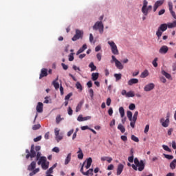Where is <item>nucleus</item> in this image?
<instances>
[{
    "instance_id": "nucleus-1",
    "label": "nucleus",
    "mask_w": 176,
    "mask_h": 176,
    "mask_svg": "<svg viewBox=\"0 0 176 176\" xmlns=\"http://www.w3.org/2000/svg\"><path fill=\"white\" fill-rule=\"evenodd\" d=\"M41 151V146H34V144L31 145L30 151L28 149L25 150V153H27L25 157L26 159H34V157H36V160L38 162H37V164L38 166L42 165L43 163H46V157H41V153L39 152Z\"/></svg>"
},
{
    "instance_id": "nucleus-2",
    "label": "nucleus",
    "mask_w": 176,
    "mask_h": 176,
    "mask_svg": "<svg viewBox=\"0 0 176 176\" xmlns=\"http://www.w3.org/2000/svg\"><path fill=\"white\" fill-rule=\"evenodd\" d=\"M134 164L131 165L132 168H133V170H135V171H137V170H138V171H142L144 170V168H145V163H144V160H138V158H135L134 159Z\"/></svg>"
},
{
    "instance_id": "nucleus-3",
    "label": "nucleus",
    "mask_w": 176,
    "mask_h": 176,
    "mask_svg": "<svg viewBox=\"0 0 176 176\" xmlns=\"http://www.w3.org/2000/svg\"><path fill=\"white\" fill-rule=\"evenodd\" d=\"M35 167H36V162L35 161L32 162L31 164L28 166V171H32L29 174L30 176H34L39 171V168L35 169Z\"/></svg>"
},
{
    "instance_id": "nucleus-4",
    "label": "nucleus",
    "mask_w": 176,
    "mask_h": 176,
    "mask_svg": "<svg viewBox=\"0 0 176 176\" xmlns=\"http://www.w3.org/2000/svg\"><path fill=\"white\" fill-rule=\"evenodd\" d=\"M167 24L166 23H163L160 25L157 31L156 32V35L158 39H160V37L163 35V32L167 30Z\"/></svg>"
},
{
    "instance_id": "nucleus-5",
    "label": "nucleus",
    "mask_w": 176,
    "mask_h": 176,
    "mask_svg": "<svg viewBox=\"0 0 176 176\" xmlns=\"http://www.w3.org/2000/svg\"><path fill=\"white\" fill-rule=\"evenodd\" d=\"M93 30L97 31L98 30L100 34H103L104 32V24H102V21H97L94 25L93 26Z\"/></svg>"
},
{
    "instance_id": "nucleus-6",
    "label": "nucleus",
    "mask_w": 176,
    "mask_h": 176,
    "mask_svg": "<svg viewBox=\"0 0 176 176\" xmlns=\"http://www.w3.org/2000/svg\"><path fill=\"white\" fill-rule=\"evenodd\" d=\"M108 45H109L113 54L118 56V54H119V50H118V46L116 45L115 42L108 41Z\"/></svg>"
},
{
    "instance_id": "nucleus-7",
    "label": "nucleus",
    "mask_w": 176,
    "mask_h": 176,
    "mask_svg": "<svg viewBox=\"0 0 176 176\" xmlns=\"http://www.w3.org/2000/svg\"><path fill=\"white\" fill-rule=\"evenodd\" d=\"M83 38V31L76 29V34L72 38V41L74 42L78 41V39H80Z\"/></svg>"
},
{
    "instance_id": "nucleus-8",
    "label": "nucleus",
    "mask_w": 176,
    "mask_h": 176,
    "mask_svg": "<svg viewBox=\"0 0 176 176\" xmlns=\"http://www.w3.org/2000/svg\"><path fill=\"white\" fill-rule=\"evenodd\" d=\"M160 122L163 127H168L170 124V114L167 113L166 119L165 120L164 118H161Z\"/></svg>"
},
{
    "instance_id": "nucleus-9",
    "label": "nucleus",
    "mask_w": 176,
    "mask_h": 176,
    "mask_svg": "<svg viewBox=\"0 0 176 176\" xmlns=\"http://www.w3.org/2000/svg\"><path fill=\"white\" fill-rule=\"evenodd\" d=\"M112 61H114L115 64H116V67L118 69H123L124 67L123 65H122V63H120V61H119L118 60H117L116 57H115V56H112Z\"/></svg>"
},
{
    "instance_id": "nucleus-10",
    "label": "nucleus",
    "mask_w": 176,
    "mask_h": 176,
    "mask_svg": "<svg viewBox=\"0 0 176 176\" xmlns=\"http://www.w3.org/2000/svg\"><path fill=\"white\" fill-rule=\"evenodd\" d=\"M163 3H164V0L157 1L153 6V12H156V10H157V8H160V6H162Z\"/></svg>"
},
{
    "instance_id": "nucleus-11",
    "label": "nucleus",
    "mask_w": 176,
    "mask_h": 176,
    "mask_svg": "<svg viewBox=\"0 0 176 176\" xmlns=\"http://www.w3.org/2000/svg\"><path fill=\"white\" fill-rule=\"evenodd\" d=\"M153 89H155V84H153V82H151L146 85L144 87V91H151V90H153Z\"/></svg>"
},
{
    "instance_id": "nucleus-12",
    "label": "nucleus",
    "mask_w": 176,
    "mask_h": 176,
    "mask_svg": "<svg viewBox=\"0 0 176 176\" xmlns=\"http://www.w3.org/2000/svg\"><path fill=\"white\" fill-rule=\"evenodd\" d=\"M36 109L38 113H42L43 112V103L38 102Z\"/></svg>"
},
{
    "instance_id": "nucleus-13",
    "label": "nucleus",
    "mask_w": 176,
    "mask_h": 176,
    "mask_svg": "<svg viewBox=\"0 0 176 176\" xmlns=\"http://www.w3.org/2000/svg\"><path fill=\"white\" fill-rule=\"evenodd\" d=\"M168 8H169V11L170 12L172 16L173 17V19H175L176 20L175 12L173 11V3L171 1H169L168 3Z\"/></svg>"
},
{
    "instance_id": "nucleus-14",
    "label": "nucleus",
    "mask_w": 176,
    "mask_h": 176,
    "mask_svg": "<svg viewBox=\"0 0 176 176\" xmlns=\"http://www.w3.org/2000/svg\"><path fill=\"white\" fill-rule=\"evenodd\" d=\"M47 76V69L43 68L41 69L39 79H42V78H45Z\"/></svg>"
},
{
    "instance_id": "nucleus-15",
    "label": "nucleus",
    "mask_w": 176,
    "mask_h": 176,
    "mask_svg": "<svg viewBox=\"0 0 176 176\" xmlns=\"http://www.w3.org/2000/svg\"><path fill=\"white\" fill-rule=\"evenodd\" d=\"M159 52L161 54H166L167 52H168V47H167V45H163L161 47Z\"/></svg>"
},
{
    "instance_id": "nucleus-16",
    "label": "nucleus",
    "mask_w": 176,
    "mask_h": 176,
    "mask_svg": "<svg viewBox=\"0 0 176 176\" xmlns=\"http://www.w3.org/2000/svg\"><path fill=\"white\" fill-rule=\"evenodd\" d=\"M123 168H124V166L122 164H119L117 168V175H120V174H122Z\"/></svg>"
},
{
    "instance_id": "nucleus-17",
    "label": "nucleus",
    "mask_w": 176,
    "mask_h": 176,
    "mask_svg": "<svg viewBox=\"0 0 176 176\" xmlns=\"http://www.w3.org/2000/svg\"><path fill=\"white\" fill-rule=\"evenodd\" d=\"M162 75H164V77L166 78V79H169L170 80H173V77H171V74L167 73L164 70H162L161 72Z\"/></svg>"
},
{
    "instance_id": "nucleus-18",
    "label": "nucleus",
    "mask_w": 176,
    "mask_h": 176,
    "mask_svg": "<svg viewBox=\"0 0 176 176\" xmlns=\"http://www.w3.org/2000/svg\"><path fill=\"white\" fill-rule=\"evenodd\" d=\"M151 10H152V6H146L145 8L144 11H142V12L144 16H148V14L149 13V12H151Z\"/></svg>"
},
{
    "instance_id": "nucleus-19",
    "label": "nucleus",
    "mask_w": 176,
    "mask_h": 176,
    "mask_svg": "<svg viewBox=\"0 0 176 176\" xmlns=\"http://www.w3.org/2000/svg\"><path fill=\"white\" fill-rule=\"evenodd\" d=\"M137 83H138V78H132L128 81L129 86H133V85H137Z\"/></svg>"
},
{
    "instance_id": "nucleus-20",
    "label": "nucleus",
    "mask_w": 176,
    "mask_h": 176,
    "mask_svg": "<svg viewBox=\"0 0 176 176\" xmlns=\"http://www.w3.org/2000/svg\"><path fill=\"white\" fill-rule=\"evenodd\" d=\"M86 49H87V45L84 44V45H82V47L80 48V49L78 50V51L77 52V53H76L77 56H78V54H80V53H83V52L85 51Z\"/></svg>"
},
{
    "instance_id": "nucleus-21",
    "label": "nucleus",
    "mask_w": 176,
    "mask_h": 176,
    "mask_svg": "<svg viewBox=\"0 0 176 176\" xmlns=\"http://www.w3.org/2000/svg\"><path fill=\"white\" fill-rule=\"evenodd\" d=\"M170 170H175L176 168V159L173 160L169 164Z\"/></svg>"
},
{
    "instance_id": "nucleus-22",
    "label": "nucleus",
    "mask_w": 176,
    "mask_h": 176,
    "mask_svg": "<svg viewBox=\"0 0 176 176\" xmlns=\"http://www.w3.org/2000/svg\"><path fill=\"white\" fill-rule=\"evenodd\" d=\"M101 162H108V163H111L113 159L111 157H102L100 158Z\"/></svg>"
},
{
    "instance_id": "nucleus-23",
    "label": "nucleus",
    "mask_w": 176,
    "mask_h": 176,
    "mask_svg": "<svg viewBox=\"0 0 176 176\" xmlns=\"http://www.w3.org/2000/svg\"><path fill=\"white\" fill-rule=\"evenodd\" d=\"M78 153V159L80 160H82L83 159V151H82V148H78V151L77 152Z\"/></svg>"
},
{
    "instance_id": "nucleus-24",
    "label": "nucleus",
    "mask_w": 176,
    "mask_h": 176,
    "mask_svg": "<svg viewBox=\"0 0 176 176\" xmlns=\"http://www.w3.org/2000/svg\"><path fill=\"white\" fill-rule=\"evenodd\" d=\"M91 163H93V160L91 157H89L87 160V165L85 166V168L89 169L90 168V166H91Z\"/></svg>"
},
{
    "instance_id": "nucleus-25",
    "label": "nucleus",
    "mask_w": 176,
    "mask_h": 176,
    "mask_svg": "<svg viewBox=\"0 0 176 176\" xmlns=\"http://www.w3.org/2000/svg\"><path fill=\"white\" fill-rule=\"evenodd\" d=\"M71 156H72V154L71 153L67 154L65 160V166H67V164H68L69 163V162H71Z\"/></svg>"
},
{
    "instance_id": "nucleus-26",
    "label": "nucleus",
    "mask_w": 176,
    "mask_h": 176,
    "mask_svg": "<svg viewBox=\"0 0 176 176\" xmlns=\"http://www.w3.org/2000/svg\"><path fill=\"white\" fill-rule=\"evenodd\" d=\"M82 105H83V100H81L76 107V112H79L82 109Z\"/></svg>"
},
{
    "instance_id": "nucleus-27",
    "label": "nucleus",
    "mask_w": 176,
    "mask_h": 176,
    "mask_svg": "<svg viewBox=\"0 0 176 176\" xmlns=\"http://www.w3.org/2000/svg\"><path fill=\"white\" fill-rule=\"evenodd\" d=\"M89 68H91V72H93V71H96V69H97V67H96V65H94V63L93 62H91L89 65Z\"/></svg>"
},
{
    "instance_id": "nucleus-28",
    "label": "nucleus",
    "mask_w": 176,
    "mask_h": 176,
    "mask_svg": "<svg viewBox=\"0 0 176 176\" xmlns=\"http://www.w3.org/2000/svg\"><path fill=\"white\" fill-rule=\"evenodd\" d=\"M76 89H78V90H80V91H82V90H83V87L82 86V84H80V82H77L76 83Z\"/></svg>"
},
{
    "instance_id": "nucleus-29",
    "label": "nucleus",
    "mask_w": 176,
    "mask_h": 176,
    "mask_svg": "<svg viewBox=\"0 0 176 176\" xmlns=\"http://www.w3.org/2000/svg\"><path fill=\"white\" fill-rule=\"evenodd\" d=\"M148 75H149V72H148V70H144L143 72H142L140 78H146Z\"/></svg>"
},
{
    "instance_id": "nucleus-30",
    "label": "nucleus",
    "mask_w": 176,
    "mask_h": 176,
    "mask_svg": "<svg viewBox=\"0 0 176 176\" xmlns=\"http://www.w3.org/2000/svg\"><path fill=\"white\" fill-rule=\"evenodd\" d=\"M126 115L129 120L131 122L133 120V113L130 111H128Z\"/></svg>"
},
{
    "instance_id": "nucleus-31",
    "label": "nucleus",
    "mask_w": 176,
    "mask_h": 176,
    "mask_svg": "<svg viewBox=\"0 0 176 176\" xmlns=\"http://www.w3.org/2000/svg\"><path fill=\"white\" fill-rule=\"evenodd\" d=\"M119 112H120L121 118H124V108H123V107H121L119 108Z\"/></svg>"
},
{
    "instance_id": "nucleus-32",
    "label": "nucleus",
    "mask_w": 176,
    "mask_h": 176,
    "mask_svg": "<svg viewBox=\"0 0 176 176\" xmlns=\"http://www.w3.org/2000/svg\"><path fill=\"white\" fill-rule=\"evenodd\" d=\"M168 28H175L176 27V21H173V23H169L167 25Z\"/></svg>"
},
{
    "instance_id": "nucleus-33",
    "label": "nucleus",
    "mask_w": 176,
    "mask_h": 176,
    "mask_svg": "<svg viewBox=\"0 0 176 176\" xmlns=\"http://www.w3.org/2000/svg\"><path fill=\"white\" fill-rule=\"evenodd\" d=\"M99 75L100 74L98 73H92V80H97V79H98Z\"/></svg>"
},
{
    "instance_id": "nucleus-34",
    "label": "nucleus",
    "mask_w": 176,
    "mask_h": 176,
    "mask_svg": "<svg viewBox=\"0 0 176 176\" xmlns=\"http://www.w3.org/2000/svg\"><path fill=\"white\" fill-rule=\"evenodd\" d=\"M52 85L56 90H58V89H60V84L58 83V82L53 81Z\"/></svg>"
},
{
    "instance_id": "nucleus-35",
    "label": "nucleus",
    "mask_w": 176,
    "mask_h": 176,
    "mask_svg": "<svg viewBox=\"0 0 176 176\" xmlns=\"http://www.w3.org/2000/svg\"><path fill=\"white\" fill-rule=\"evenodd\" d=\"M118 129L121 131V133H124V131H126V129L123 125H122V124L118 125Z\"/></svg>"
},
{
    "instance_id": "nucleus-36",
    "label": "nucleus",
    "mask_w": 176,
    "mask_h": 176,
    "mask_svg": "<svg viewBox=\"0 0 176 176\" xmlns=\"http://www.w3.org/2000/svg\"><path fill=\"white\" fill-rule=\"evenodd\" d=\"M148 6V1L144 0L143 1V6L142 8V12H145V8Z\"/></svg>"
},
{
    "instance_id": "nucleus-37",
    "label": "nucleus",
    "mask_w": 176,
    "mask_h": 176,
    "mask_svg": "<svg viewBox=\"0 0 176 176\" xmlns=\"http://www.w3.org/2000/svg\"><path fill=\"white\" fill-rule=\"evenodd\" d=\"M41 167L43 170H47L49 168V164H46V162H44L43 164H41Z\"/></svg>"
},
{
    "instance_id": "nucleus-38",
    "label": "nucleus",
    "mask_w": 176,
    "mask_h": 176,
    "mask_svg": "<svg viewBox=\"0 0 176 176\" xmlns=\"http://www.w3.org/2000/svg\"><path fill=\"white\" fill-rule=\"evenodd\" d=\"M164 156L166 159H168V160H173V159H174V156H173V155L164 154Z\"/></svg>"
},
{
    "instance_id": "nucleus-39",
    "label": "nucleus",
    "mask_w": 176,
    "mask_h": 176,
    "mask_svg": "<svg viewBox=\"0 0 176 176\" xmlns=\"http://www.w3.org/2000/svg\"><path fill=\"white\" fill-rule=\"evenodd\" d=\"M114 76L116 80H120V79H122V74H115Z\"/></svg>"
},
{
    "instance_id": "nucleus-40",
    "label": "nucleus",
    "mask_w": 176,
    "mask_h": 176,
    "mask_svg": "<svg viewBox=\"0 0 176 176\" xmlns=\"http://www.w3.org/2000/svg\"><path fill=\"white\" fill-rule=\"evenodd\" d=\"M131 140L132 141H134L135 142H140V139L137 138V136L132 135H131Z\"/></svg>"
},
{
    "instance_id": "nucleus-41",
    "label": "nucleus",
    "mask_w": 176,
    "mask_h": 176,
    "mask_svg": "<svg viewBox=\"0 0 176 176\" xmlns=\"http://www.w3.org/2000/svg\"><path fill=\"white\" fill-rule=\"evenodd\" d=\"M162 148L164 151H166V152H171V148H169L167 145H162Z\"/></svg>"
},
{
    "instance_id": "nucleus-42",
    "label": "nucleus",
    "mask_w": 176,
    "mask_h": 176,
    "mask_svg": "<svg viewBox=\"0 0 176 176\" xmlns=\"http://www.w3.org/2000/svg\"><path fill=\"white\" fill-rule=\"evenodd\" d=\"M134 96H135V95L134 94V92L132 91H130L126 93V97H129H129H134Z\"/></svg>"
},
{
    "instance_id": "nucleus-43",
    "label": "nucleus",
    "mask_w": 176,
    "mask_h": 176,
    "mask_svg": "<svg viewBox=\"0 0 176 176\" xmlns=\"http://www.w3.org/2000/svg\"><path fill=\"white\" fill-rule=\"evenodd\" d=\"M89 174H91L93 175V168L89 169L85 173H84V175H89Z\"/></svg>"
},
{
    "instance_id": "nucleus-44",
    "label": "nucleus",
    "mask_w": 176,
    "mask_h": 176,
    "mask_svg": "<svg viewBox=\"0 0 176 176\" xmlns=\"http://www.w3.org/2000/svg\"><path fill=\"white\" fill-rule=\"evenodd\" d=\"M137 122V120H132L131 121L130 126H131V127H132V129H134V127H135V122Z\"/></svg>"
},
{
    "instance_id": "nucleus-45",
    "label": "nucleus",
    "mask_w": 176,
    "mask_h": 176,
    "mask_svg": "<svg viewBox=\"0 0 176 176\" xmlns=\"http://www.w3.org/2000/svg\"><path fill=\"white\" fill-rule=\"evenodd\" d=\"M40 127H41V124H35L32 126V130H39Z\"/></svg>"
},
{
    "instance_id": "nucleus-46",
    "label": "nucleus",
    "mask_w": 176,
    "mask_h": 176,
    "mask_svg": "<svg viewBox=\"0 0 176 176\" xmlns=\"http://www.w3.org/2000/svg\"><path fill=\"white\" fill-rule=\"evenodd\" d=\"M129 109L131 111H134V109H135V104H134L133 103H131L129 106Z\"/></svg>"
},
{
    "instance_id": "nucleus-47",
    "label": "nucleus",
    "mask_w": 176,
    "mask_h": 176,
    "mask_svg": "<svg viewBox=\"0 0 176 176\" xmlns=\"http://www.w3.org/2000/svg\"><path fill=\"white\" fill-rule=\"evenodd\" d=\"M137 118H138V111H135L134 113V115H133V116L132 118V120H137Z\"/></svg>"
},
{
    "instance_id": "nucleus-48",
    "label": "nucleus",
    "mask_w": 176,
    "mask_h": 176,
    "mask_svg": "<svg viewBox=\"0 0 176 176\" xmlns=\"http://www.w3.org/2000/svg\"><path fill=\"white\" fill-rule=\"evenodd\" d=\"M61 120H63V119L61 118L60 116H58L56 118V122L57 124H58V123H60V122H61Z\"/></svg>"
},
{
    "instance_id": "nucleus-49",
    "label": "nucleus",
    "mask_w": 176,
    "mask_h": 176,
    "mask_svg": "<svg viewBox=\"0 0 176 176\" xmlns=\"http://www.w3.org/2000/svg\"><path fill=\"white\" fill-rule=\"evenodd\" d=\"M74 111L72 110V108H71V107H69L68 109H67V113L68 115H69L70 116H72Z\"/></svg>"
},
{
    "instance_id": "nucleus-50",
    "label": "nucleus",
    "mask_w": 176,
    "mask_h": 176,
    "mask_svg": "<svg viewBox=\"0 0 176 176\" xmlns=\"http://www.w3.org/2000/svg\"><path fill=\"white\" fill-rule=\"evenodd\" d=\"M56 140L57 142H60V141H61V140H63V136L58 135L56 136Z\"/></svg>"
},
{
    "instance_id": "nucleus-51",
    "label": "nucleus",
    "mask_w": 176,
    "mask_h": 176,
    "mask_svg": "<svg viewBox=\"0 0 176 176\" xmlns=\"http://www.w3.org/2000/svg\"><path fill=\"white\" fill-rule=\"evenodd\" d=\"M128 160L129 163H133L134 162V155H132L131 157H129Z\"/></svg>"
},
{
    "instance_id": "nucleus-52",
    "label": "nucleus",
    "mask_w": 176,
    "mask_h": 176,
    "mask_svg": "<svg viewBox=\"0 0 176 176\" xmlns=\"http://www.w3.org/2000/svg\"><path fill=\"white\" fill-rule=\"evenodd\" d=\"M89 93L90 94V97L93 98V97H94V91H93V89H90Z\"/></svg>"
},
{
    "instance_id": "nucleus-53",
    "label": "nucleus",
    "mask_w": 176,
    "mask_h": 176,
    "mask_svg": "<svg viewBox=\"0 0 176 176\" xmlns=\"http://www.w3.org/2000/svg\"><path fill=\"white\" fill-rule=\"evenodd\" d=\"M53 168H50L47 171H46V174H50V175H51V174H53Z\"/></svg>"
},
{
    "instance_id": "nucleus-54",
    "label": "nucleus",
    "mask_w": 176,
    "mask_h": 176,
    "mask_svg": "<svg viewBox=\"0 0 176 176\" xmlns=\"http://www.w3.org/2000/svg\"><path fill=\"white\" fill-rule=\"evenodd\" d=\"M160 80L162 83H166L167 82V80L163 76L160 77Z\"/></svg>"
},
{
    "instance_id": "nucleus-55",
    "label": "nucleus",
    "mask_w": 176,
    "mask_h": 176,
    "mask_svg": "<svg viewBox=\"0 0 176 176\" xmlns=\"http://www.w3.org/2000/svg\"><path fill=\"white\" fill-rule=\"evenodd\" d=\"M157 58H155L153 61V67H157Z\"/></svg>"
},
{
    "instance_id": "nucleus-56",
    "label": "nucleus",
    "mask_w": 176,
    "mask_h": 176,
    "mask_svg": "<svg viewBox=\"0 0 176 176\" xmlns=\"http://www.w3.org/2000/svg\"><path fill=\"white\" fill-rule=\"evenodd\" d=\"M41 140H42V136H38L37 138H35L34 139V142H38V141H41Z\"/></svg>"
},
{
    "instance_id": "nucleus-57",
    "label": "nucleus",
    "mask_w": 176,
    "mask_h": 176,
    "mask_svg": "<svg viewBox=\"0 0 176 176\" xmlns=\"http://www.w3.org/2000/svg\"><path fill=\"white\" fill-rule=\"evenodd\" d=\"M69 61H74V53H71L69 55Z\"/></svg>"
},
{
    "instance_id": "nucleus-58",
    "label": "nucleus",
    "mask_w": 176,
    "mask_h": 176,
    "mask_svg": "<svg viewBox=\"0 0 176 176\" xmlns=\"http://www.w3.org/2000/svg\"><path fill=\"white\" fill-rule=\"evenodd\" d=\"M52 152H55L56 153H58L60 152V148L58 147H54L52 148Z\"/></svg>"
},
{
    "instance_id": "nucleus-59",
    "label": "nucleus",
    "mask_w": 176,
    "mask_h": 176,
    "mask_svg": "<svg viewBox=\"0 0 176 176\" xmlns=\"http://www.w3.org/2000/svg\"><path fill=\"white\" fill-rule=\"evenodd\" d=\"M149 131V124H146L144 128V133L146 134Z\"/></svg>"
},
{
    "instance_id": "nucleus-60",
    "label": "nucleus",
    "mask_w": 176,
    "mask_h": 176,
    "mask_svg": "<svg viewBox=\"0 0 176 176\" xmlns=\"http://www.w3.org/2000/svg\"><path fill=\"white\" fill-rule=\"evenodd\" d=\"M55 136L60 135V129L58 128H56L54 129Z\"/></svg>"
},
{
    "instance_id": "nucleus-61",
    "label": "nucleus",
    "mask_w": 176,
    "mask_h": 176,
    "mask_svg": "<svg viewBox=\"0 0 176 176\" xmlns=\"http://www.w3.org/2000/svg\"><path fill=\"white\" fill-rule=\"evenodd\" d=\"M61 66L63 67V69H65V71L68 69V65H65V63H61Z\"/></svg>"
},
{
    "instance_id": "nucleus-62",
    "label": "nucleus",
    "mask_w": 176,
    "mask_h": 176,
    "mask_svg": "<svg viewBox=\"0 0 176 176\" xmlns=\"http://www.w3.org/2000/svg\"><path fill=\"white\" fill-rule=\"evenodd\" d=\"M71 97H72V93H69V94H67L65 98V100H69V98H71Z\"/></svg>"
},
{
    "instance_id": "nucleus-63",
    "label": "nucleus",
    "mask_w": 176,
    "mask_h": 176,
    "mask_svg": "<svg viewBox=\"0 0 176 176\" xmlns=\"http://www.w3.org/2000/svg\"><path fill=\"white\" fill-rule=\"evenodd\" d=\"M114 167L115 166H113V164H110L108 166L107 170H113Z\"/></svg>"
},
{
    "instance_id": "nucleus-64",
    "label": "nucleus",
    "mask_w": 176,
    "mask_h": 176,
    "mask_svg": "<svg viewBox=\"0 0 176 176\" xmlns=\"http://www.w3.org/2000/svg\"><path fill=\"white\" fill-rule=\"evenodd\" d=\"M172 148L173 149H176V143H175V141H173L172 142Z\"/></svg>"
}]
</instances>
